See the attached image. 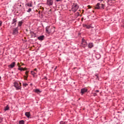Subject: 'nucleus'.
<instances>
[{
    "label": "nucleus",
    "instance_id": "39448f33",
    "mask_svg": "<svg viewBox=\"0 0 124 124\" xmlns=\"http://www.w3.org/2000/svg\"><path fill=\"white\" fill-rule=\"evenodd\" d=\"M80 45L82 47H83L84 48L87 47V45H88V43H87V41H86L85 39L82 38Z\"/></svg>",
    "mask_w": 124,
    "mask_h": 124
},
{
    "label": "nucleus",
    "instance_id": "393cba45",
    "mask_svg": "<svg viewBox=\"0 0 124 124\" xmlns=\"http://www.w3.org/2000/svg\"><path fill=\"white\" fill-rule=\"evenodd\" d=\"M3 118L2 117L0 118V124L2 122H3Z\"/></svg>",
    "mask_w": 124,
    "mask_h": 124
},
{
    "label": "nucleus",
    "instance_id": "412c9836",
    "mask_svg": "<svg viewBox=\"0 0 124 124\" xmlns=\"http://www.w3.org/2000/svg\"><path fill=\"white\" fill-rule=\"evenodd\" d=\"M18 70H20V71H23V67H21L19 66V67L17 68Z\"/></svg>",
    "mask_w": 124,
    "mask_h": 124
},
{
    "label": "nucleus",
    "instance_id": "6ab92c4d",
    "mask_svg": "<svg viewBox=\"0 0 124 124\" xmlns=\"http://www.w3.org/2000/svg\"><path fill=\"white\" fill-rule=\"evenodd\" d=\"M84 28H86V29H90L91 26L90 25H83Z\"/></svg>",
    "mask_w": 124,
    "mask_h": 124
},
{
    "label": "nucleus",
    "instance_id": "1a4fd4ad",
    "mask_svg": "<svg viewBox=\"0 0 124 124\" xmlns=\"http://www.w3.org/2000/svg\"><path fill=\"white\" fill-rule=\"evenodd\" d=\"M16 63V62H13L12 63H11L10 65H9L8 66V67H10V68H13V67H14L15 66Z\"/></svg>",
    "mask_w": 124,
    "mask_h": 124
},
{
    "label": "nucleus",
    "instance_id": "f8f14e48",
    "mask_svg": "<svg viewBox=\"0 0 124 124\" xmlns=\"http://www.w3.org/2000/svg\"><path fill=\"white\" fill-rule=\"evenodd\" d=\"M88 47L89 49H92L93 47V43H90L88 45Z\"/></svg>",
    "mask_w": 124,
    "mask_h": 124
},
{
    "label": "nucleus",
    "instance_id": "58836bf2",
    "mask_svg": "<svg viewBox=\"0 0 124 124\" xmlns=\"http://www.w3.org/2000/svg\"><path fill=\"white\" fill-rule=\"evenodd\" d=\"M96 77H97V78H98V77L97 76H96Z\"/></svg>",
    "mask_w": 124,
    "mask_h": 124
},
{
    "label": "nucleus",
    "instance_id": "7ed1b4c3",
    "mask_svg": "<svg viewBox=\"0 0 124 124\" xmlns=\"http://www.w3.org/2000/svg\"><path fill=\"white\" fill-rule=\"evenodd\" d=\"M14 86L15 87V88H16V91H19V90H21V89H22L21 85H20L17 82H15L14 83Z\"/></svg>",
    "mask_w": 124,
    "mask_h": 124
},
{
    "label": "nucleus",
    "instance_id": "423d86ee",
    "mask_svg": "<svg viewBox=\"0 0 124 124\" xmlns=\"http://www.w3.org/2000/svg\"><path fill=\"white\" fill-rule=\"evenodd\" d=\"M16 24H17V18H14L11 22V25L12 27H16Z\"/></svg>",
    "mask_w": 124,
    "mask_h": 124
},
{
    "label": "nucleus",
    "instance_id": "9b49d317",
    "mask_svg": "<svg viewBox=\"0 0 124 124\" xmlns=\"http://www.w3.org/2000/svg\"><path fill=\"white\" fill-rule=\"evenodd\" d=\"M23 23H24V20H22L21 21H19L18 23V27H22V25H23Z\"/></svg>",
    "mask_w": 124,
    "mask_h": 124
},
{
    "label": "nucleus",
    "instance_id": "f257e3e1",
    "mask_svg": "<svg viewBox=\"0 0 124 124\" xmlns=\"http://www.w3.org/2000/svg\"><path fill=\"white\" fill-rule=\"evenodd\" d=\"M55 26H47L46 28V33H54L55 32Z\"/></svg>",
    "mask_w": 124,
    "mask_h": 124
},
{
    "label": "nucleus",
    "instance_id": "cd10ccee",
    "mask_svg": "<svg viewBox=\"0 0 124 124\" xmlns=\"http://www.w3.org/2000/svg\"><path fill=\"white\" fill-rule=\"evenodd\" d=\"M115 0H108V2H110V1H114Z\"/></svg>",
    "mask_w": 124,
    "mask_h": 124
},
{
    "label": "nucleus",
    "instance_id": "ea45409f",
    "mask_svg": "<svg viewBox=\"0 0 124 124\" xmlns=\"http://www.w3.org/2000/svg\"><path fill=\"white\" fill-rule=\"evenodd\" d=\"M52 69H53V68H54V67H52Z\"/></svg>",
    "mask_w": 124,
    "mask_h": 124
},
{
    "label": "nucleus",
    "instance_id": "c03bdc74",
    "mask_svg": "<svg viewBox=\"0 0 124 124\" xmlns=\"http://www.w3.org/2000/svg\"><path fill=\"white\" fill-rule=\"evenodd\" d=\"M12 73H13V72H12Z\"/></svg>",
    "mask_w": 124,
    "mask_h": 124
},
{
    "label": "nucleus",
    "instance_id": "dca6fc26",
    "mask_svg": "<svg viewBox=\"0 0 124 124\" xmlns=\"http://www.w3.org/2000/svg\"><path fill=\"white\" fill-rule=\"evenodd\" d=\"M100 9H104L105 8V5L104 4H100Z\"/></svg>",
    "mask_w": 124,
    "mask_h": 124
},
{
    "label": "nucleus",
    "instance_id": "f03ea898",
    "mask_svg": "<svg viewBox=\"0 0 124 124\" xmlns=\"http://www.w3.org/2000/svg\"><path fill=\"white\" fill-rule=\"evenodd\" d=\"M78 8H79V6L77 3H74L71 8V11H72L74 13H75L77 12V10H78Z\"/></svg>",
    "mask_w": 124,
    "mask_h": 124
},
{
    "label": "nucleus",
    "instance_id": "a19ab883",
    "mask_svg": "<svg viewBox=\"0 0 124 124\" xmlns=\"http://www.w3.org/2000/svg\"><path fill=\"white\" fill-rule=\"evenodd\" d=\"M19 85H20V86H21V83H20V84Z\"/></svg>",
    "mask_w": 124,
    "mask_h": 124
},
{
    "label": "nucleus",
    "instance_id": "c9c22d12",
    "mask_svg": "<svg viewBox=\"0 0 124 124\" xmlns=\"http://www.w3.org/2000/svg\"><path fill=\"white\" fill-rule=\"evenodd\" d=\"M99 1H103V0H98Z\"/></svg>",
    "mask_w": 124,
    "mask_h": 124
},
{
    "label": "nucleus",
    "instance_id": "a878e982",
    "mask_svg": "<svg viewBox=\"0 0 124 124\" xmlns=\"http://www.w3.org/2000/svg\"><path fill=\"white\" fill-rule=\"evenodd\" d=\"M28 73H29V72L28 71L25 72V74L26 76H27V77H29V75H28Z\"/></svg>",
    "mask_w": 124,
    "mask_h": 124
},
{
    "label": "nucleus",
    "instance_id": "0eeeda50",
    "mask_svg": "<svg viewBox=\"0 0 124 124\" xmlns=\"http://www.w3.org/2000/svg\"><path fill=\"white\" fill-rule=\"evenodd\" d=\"M88 92V89L87 88H82L80 90V93H81V95H83L84 94V93H86Z\"/></svg>",
    "mask_w": 124,
    "mask_h": 124
},
{
    "label": "nucleus",
    "instance_id": "aec40b11",
    "mask_svg": "<svg viewBox=\"0 0 124 124\" xmlns=\"http://www.w3.org/2000/svg\"><path fill=\"white\" fill-rule=\"evenodd\" d=\"M19 124H25L24 120H20L19 121Z\"/></svg>",
    "mask_w": 124,
    "mask_h": 124
},
{
    "label": "nucleus",
    "instance_id": "f3484780",
    "mask_svg": "<svg viewBox=\"0 0 124 124\" xmlns=\"http://www.w3.org/2000/svg\"><path fill=\"white\" fill-rule=\"evenodd\" d=\"M4 110L5 111H8L9 110V106L8 105H7L6 107H4Z\"/></svg>",
    "mask_w": 124,
    "mask_h": 124
},
{
    "label": "nucleus",
    "instance_id": "20e7f679",
    "mask_svg": "<svg viewBox=\"0 0 124 124\" xmlns=\"http://www.w3.org/2000/svg\"><path fill=\"white\" fill-rule=\"evenodd\" d=\"M19 28L18 27L14 28L12 29V34L13 35H17L19 33Z\"/></svg>",
    "mask_w": 124,
    "mask_h": 124
},
{
    "label": "nucleus",
    "instance_id": "4468645a",
    "mask_svg": "<svg viewBox=\"0 0 124 124\" xmlns=\"http://www.w3.org/2000/svg\"><path fill=\"white\" fill-rule=\"evenodd\" d=\"M95 9H100V3H98L95 7Z\"/></svg>",
    "mask_w": 124,
    "mask_h": 124
},
{
    "label": "nucleus",
    "instance_id": "c85d7f7f",
    "mask_svg": "<svg viewBox=\"0 0 124 124\" xmlns=\"http://www.w3.org/2000/svg\"><path fill=\"white\" fill-rule=\"evenodd\" d=\"M1 25H2V22H1V21H0V27H1Z\"/></svg>",
    "mask_w": 124,
    "mask_h": 124
},
{
    "label": "nucleus",
    "instance_id": "79ce46f5",
    "mask_svg": "<svg viewBox=\"0 0 124 124\" xmlns=\"http://www.w3.org/2000/svg\"><path fill=\"white\" fill-rule=\"evenodd\" d=\"M74 68V69H75V68Z\"/></svg>",
    "mask_w": 124,
    "mask_h": 124
},
{
    "label": "nucleus",
    "instance_id": "2eb2a0df",
    "mask_svg": "<svg viewBox=\"0 0 124 124\" xmlns=\"http://www.w3.org/2000/svg\"><path fill=\"white\" fill-rule=\"evenodd\" d=\"M25 116H26L27 118H30V117L31 116V113H30V112H25Z\"/></svg>",
    "mask_w": 124,
    "mask_h": 124
},
{
    "label": "nucleus",
    "instance_id": "b1692460",
    "mask_svg": "<svg viewBox=\"0 0 124 124\" xmlns=\"http://www.w3.org/2000/svg\"><path fill=\"white\" fill-rule=\"evenodd\" d=\"M31 12V8H29L28 9V10L27 11V12H28L29 13H30V12Z\"/></svg>",
    "mask_w": 124,
    "mask_h": 124
},
{
    "label": "nucleus",
    "instance_id": "72a5a7b5",
    "mask_svg": "<svg viewBox=\"0 0 124 124\" xmlns=\"http://www.w3.org/2000/svg\"><path fill=\"white\" fill-rule=\"evenodd\" d=\"M56 69H57V66L54 68V70H56Z\"/></svg>",
    "mask_w": 124,
    "mask_h": 124
},
{
    "label": "nucleus",
    "instance_id": "473e14b6",
    "mask_svg": "<svg viewBox=\"0 0 124 124\" xmlns=\"http://www.w3.org/2000/svg\"><path fill=\"white\" fill-rule=\"evenodd\" d=\"M61 0H56V1H61Z\"/></svg>",
    "mask_w": 124,
    "mask_h": 124
},
{
    "label": "nucleus",
    "instance_id": "37998d69",
    "mask_svg": "<svg viewBox=\"0 0 124 124\" xmlns=\"http://www.w3.org/2000/svg\"><path fill=\"white\" fill-rule=\"evenodd\" d=\"M96 56H98V55H97Z\"/></svg>",
    "mask_w": 124,
    "mask_h": 124
},
{
    "label": "nucleus",
    "instance_id": "2f4dec72",
    "mask_svg": "<svg viewBox=\"0 0 124 124\" xmlns=\"http://www.w3.org/2000/svg\"><path fill=\"white\" fill-rule=\"evenodd\" d=\"M96 93H99V90H96Z\"/></svg>",
    "mask_w": 124,
    "mask_h": 124
},
{
    "label": "nucleus",
    "instance_id": "7c9ffc66",
    "mask_svg": "<svg viewBox=\"0 0 124 124\" xmlns=\"http://www.w3.org/2000/svg\"><path fill=\"white\" fill-rule=\"evenodd\" d=\"M37 70V69H36V68H35L34 69V71H36Z\"/></svg>",
    "mask_w": 124,
    "mask_h": 124
},
{
    "label": "nucleus",
    "instance_id": "c756f323",
    "mask_svg": "<svg viewBox=\"0 0 124 124\" xmlns=\"http://www.w3.org/2000/svg\"><path fill=\"white\" fill-rule=\"evenodd\" d=\"M23 71H25V70H27V68H23Z\"/></svg>",
    "mask_w": 124,
    "mask_h": 124
},
{
    "label": "nucleus",
    "instance_id": "5701e85b",
    "mask_svg": "<svg viewBox=\"0 0 124 124\" xmlns=\"http://www.w3.org/2000/svg\"><path fill=\"white\" fill-rule=\"evenodd\" d=\"M29 84H28L27 83H23V87H27V86H28Z\"/></svg>",
    "mask_w": 124,
    "mask_h": 124
},
{
    "label": "nucleus",
    "instance_id": "ddd939ff",
    "mask_svg": "<svg viewBox=\"0 0 124 124\" xmlns=\"http://www.w3.org/2000/svg\"><path fill=\"white\" fill-rule=\"evenodd\" d=\"M26 5L27 6H29V7H32V2L30 1L26 4Z\"/></svg>",
    "mask_w": 124,
    "mask_h": 124
},
{
    "label": "nucleus",
    "instance_id": "9d476101",
    "mask_svg": "<svg viewBox=\"0 0 124 124\" xmlns=\"http://www.w3.org/2000/svg\"><path fill=\"white\" fill-rule=\"evenodd\" d=\"M44 35H41V36H40L38 37V40H39L40 41H42V40H44Z\"/></svg>",
    "mask_w": 124,
    "mask_h": 124
},
{
    "label": "nucleus",
    "instance_id": "4c0bfd02",
    "mask_svg": "<svg viewBox=\"0 0 124 124\" xmlns=\"http://www.w3.org/2000/svg\"><path fill=\"white\" fill-rule=\"evenodd\" d=\"M0 79H1V77L0 76Z\"/></svg>",
    "mask_w": 124,
    "mask_h": 124
},
{
    "label": "nucleus",
    "instance_id": "bb28decb",
    "mask_svg": "<svg viewBox=\"0 0 124 124\" xmlns=\"http://www.w3.org/2000/svg\"><path fill=\"white\" fill-rule=\"evenodd\" d=\"M24 77L25 80H28V76H24Z\"/></svg>",
    "mask_w": 124,
    "mask_h": 124
},
{
    "label": "nucleus",
    "instance_id": "a211bd4d",
    "mask_svg": "<svg viewBox=\"0 0 124 124\" xmlns=\"http://www.w3.org/2000/svg\"><path fill=\"white\" fill-rule=\"evenodd\" d=\"M35 93H41V91L39 89H35L34 91Z\"/></svg>",
    "mask_w": 124,
    "mask_h": 124
},
{
    "label": "nucleus",
    "instance_id": "4be33fe9",
    "mask_svg": "<svg viewBox=\"0 0 124 124\" xmlns=\"http://www.w3.org/2000/svg\"><path fill=\"white\" fill-rule=\"evenodd\" d=\"M31 74H32V75H33V76H34V75H35V74H36V73L35 72H34L33 71H31Z\"/></svg>",
    "mask_w": 124,
    "mask_h": 124
},
{
    "label": "nucleus",
    "instance_id": "e433bc0d",
    "mask_svg": "<svg viewBox=\"0 0 124 124\" xmlns=\"http://www.w3.org/2000/svg\"><path fill=\"white\" fill-rule=\"evenodd\" d=\"M17 65H20V63H17Z\"/></svg>",
    "mask_w": 124,
    "mask_h": 124
},
{
    "label": "nucleus",
    "instance_id": "f704fd0d",
    "mask_svg": "<svg viewBox=\"0 0 124 124\" xmlns=\"http://www.w3.org/2000/svg\"><path fill=\"white\" fill-rule=\"evenodd\" d=\"M60 124H62V121H61V122H60Z\"/></svg>",
    "mask_w": 124,
    "mask_h": 124
},
{
    "label": "nucleus",
    "instance_id": "6e6552de",
    "mask_svg": "<svg viewBox=\"0 0 124 124\" xmlns=\"http://www.w3.org/2000/svg\"><path fill=\"white\" fill-rule=\"evenodd\" d=\"M53 0H47L46 3L47 5H49V6L51 5H53Z\"/></svg>",
    "mask_w": 124,
    "mask_h": 124
}]
</instances>
